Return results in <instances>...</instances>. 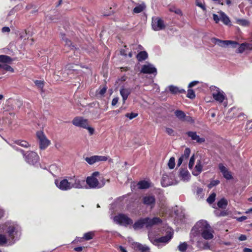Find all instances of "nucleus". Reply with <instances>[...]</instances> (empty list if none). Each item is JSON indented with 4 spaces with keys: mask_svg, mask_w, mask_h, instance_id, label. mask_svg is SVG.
Listing matches in <instances>:
<instances>
[{
    "mask_svg": "<svg viewBox=\"0 0 252 252\" xmlns=\"http://www.w3.org/2000/svg\"><path fill=\"white\" fill-rule=\"evenodd\" d=\"M21 227L16 222L7 221L0 224V233L6 232L12 244L18 240L21 236Z\"/></svg>",
    "mask_w": 252,
    "mask_h": 252,
    "instance_id": "obj_1",
    "label": "nucleus"
},
{
    "mask_svg": "<svg viewBox=\"0 0 252 252\" xmlns=\"http://www.w3.org/2000/svg\"><path fill=\"white\" fill-rule=\"evenodd\" d=\"M208 228H210V225L207 221L205 220H201L197 222L196 224L193 227L190 234V241L193 244L195 241H197V246L199 247V241L198 237L201 232L206 230Z\"/></svg>",
    "mask_w": 252,
    "mask_h": 252,
    "instance_id": "obj_2",
    "label": "nucleus"
},
{
    "mask_svg": "<svg viewBox=\"0 0 252 252\" xmlns=\"http://www.w3.org/2000/svg\"><path fill=\"white\" fill-rule=\"evenodd\" d=\"M100 173L98 171L93 172L90 176L87 177L86 182L90 189H100L105 184V180L104 178H99V181L97 178L99 176Z\"/></svg>",
    "mask_w": 252,
    "mask_h": 252,
    "instance_id": "obj_3",
    "label": "nucleus"
},
{
    "mask_svg": "<svg viewBox=\"0 0 252 252\" xmlns=\"http://www.w3.org/2000/svg\"><path fill=\"white\" fill-rule=\"evenodd\" d=\"M72 124L77 127H82L88 130L90 135L94 133V129L89 126L88 120L82 117H76L72 121Z\"/></svg>",
    "mask_w": 252,
    "mask_h": 252,
    "instance_id": "obj_4",
    "label": "nucleus"
},
{
    "mask_svg": "<svg viewBox=\"0 0 252 252\" xmlns=\"http://www.w3.org/2000/svg\"><path fill=\"white\" fill-rule=\"evenodd\" d=\"M20 152L22 154L26 161L29 164L36 165L38 164L39 157L35 152L29 151L25 153L23 150H21Z\"/></svg>",
    "mask_w": 252,
    "mask_h": 252,
    "instance_id": "obj_5",
    "label": "nucleus"
},
{
    "mask_svg": "<svg viewBox=\"0 0 252 252\" xmlns=\"http://www.w3.org/2000/svg\"><path fill=\"white\" fill-rule=\"evenodd\" d=\"M36 134L40 149L45 150L50 145L51 141L47 138L42 131H37Z\"/></svg>",
    "mask_w": 252,
    "mask_h": 252,
    "instance_id": "obj_6",
    "label": "nucleus"
},
{
    "mask_svg": "<svg viewBox=\"0 0 252 252\" xmlns=\"http://www.w3.org/2000/svg\"><path fill=\"white\" fill-rule=\"evenodd\" d=\"M114 221L117 224L127 226L133 223V220L125 214H120L114 217Z\"/></svg>",
    "mask_w": 252,
    "mask_h": 252,
    "instance_id": "obj_7",
    "label": "nucleus"
},
{
    "mask_svg": "<svg viewBox=\"0 0 252 252\" xmlns=\"http://www.w3.org/2000/svg\"><path fill=\"white\" fill-rule=\"evenodd\" d=\"M173 236V232L170 231L165 236L159 238H150V241L154 245L159 247L160 243L164 244L168 243L172 238Z\"/></svg>",
    "mask_w": 252,
    "mask_h": 252,
    "instance_id": "obj_8",
    "label": "nucleus"
},
{
    "mask_svg": "<svg viewBox=\"0 0 252 252\" xmlns=\"http://www.w3.org/2000/svg\"><path fill=\"white\" fill-rule=\"evenodd\" d=\"M71 189L87 188L85 185V181L83 179H80L78 177L74 176L69 179Z\"/></svg>",
    "mask_w": 252,
    "mask_h": 252,
    "instance_id": "obj_9",
    "label": "nucleus"
},
{
    "mask_svg": "<svg viewBox=\"0 0 252 252\" xmlns=\"http://www.w3.org/2000/svg\"><path fill=\"white\" fill-rule=\"evenodd\" d=\"M5 110L3 113V117L2 120L3 125H9L12 124V121L15 117V113L13 111H8V109L4 108Z\"/></svg>",
    "mask_w": 252,
    "mask_h": 252,
    "instance_id": "obj_10",
    "label": "nucleus"
},
{
    "mask_svg": "<svg viewBox=\"0 0 252 252\" xmlns=\"http://www.w3.org/2000/svg\"><path fill=\"white\" fill-rule=\"evenodd\" d=\"M212 41L215 44H217L220 46L225 47L231 45L233 47H236L238 43L236 41H233L231 40H221L216 38H212Z\"/></svg>",
    "mask_w": 252,
    "mask_h": 252,
    "instance_id": "obj_11",
    "label": "nucleus"
},
{
    "mask_svg": "<svg viewBox=\"0 0 252 252\" xmlns=\"http://www.w3.org/2000/svg\"><path fill=\"white\" fill-rule=\"evenodd\" d=\"M152 28L154 31L162 30L165 28L163 21L158 17L153 18L152 21Z\"/></svg>",
    "mask_w": 252,
    "mask_h": 252,
    "instance_id": "obj_12",
    "label": "nucleus"
},
{
    "mask_svg": "<svg viewBox=\"0 0 252 252\" xmlns=\"http://www.w3.org/2000/svg\"><path fill=\"white\" fill-rule=\"evenodd\" d=\"M56 186L62 190H68L71 189L70 181L67 179H64L61 181L55 180Z\"/></svg>",
    "mask_w": 252,
    "mask_h": 252,
    "instance_id": "obj_13",
    "label": "nucleus"
},
{
    "mask_svg": "<svg viewBox=\"0 0 252 252\" xmlns=\"http://www.w3.org/2000/svg\"><path fill=\"white\" fill-rule=\"evenodd\" d=\"M142 202L150 209L154 208L156 204V198L155 196L152 195H146L143 197Z\"/></svg>",
    "mask_w": 252,
    "mask_h": 252,
    "instance_id": "obj_14",
    "label": "nucleus"
},
{
    "mask_svg": "<svg viewBox=\"0 0 252 252\" xmlns=\"http://www.w3.org/2000/svg\"><path fill=\"white\" fill-rule=\"evenodd\" d=\"M108 158L102 156H93L90 157H86L85 160L90 165H92L96 162L106 161Z\"/></svg>",
    "mask_w": 252,
    "mask_h": 252,
    "instance_id": "obj_15",
    "label": "nucleus"
},
{
    "mask_svg": "<svg viewBox=\"0 0 252 252\" xmlns=\"http://www.w3.org/2000/svg\"><path fill=\"white\" fill-rule=\"evenodd\" d=\"M215 88L216 92L212 93V96L216 101L220 103H222L226 97L225 94L219 88L215 87Z\"/></svg>",
    "mask_w": 252,
    "mask_h": 252,
    "instance_id": "obj_16",
    "label": "nucleus"
},
{
    "mask_svg": "<svg viewBox=\"0 0 252 252\" xmlns=\"http://www.w3.org/2000/svg\"><path fill=\"white\" fill-rule=\"evenodd\" d=\"M141 72L144 74H154L156 75L157 70L153 64L148 63L142 66Z\"/></svg>",
    "mask_w": 252,
    "mask_h": 252,
    "instance_id": "obj_17",
    "label": "nucleus"
},
{
    "mask_svg": "<svg viewBox=\"0 0 252 252\" xmlns=\"http://www.w3.org/2000/svg\"><path fill=\"white\" fill-rule=\"evenodd\" d=\"M186 134L192 140L195 141L198 144H202L205 141V139L204 137H200L195 131H189L186 132Z\"/></svg>",
    "mask_w": 252,
    "mask_h": 252,
    "instance_id": "obj_18",
    "label": "nucleus"
},
{
    "mask_svg": "<svg viewBox=\"0 0 252 252\" xmlns=\"http://www.w3.org/2000/svg\"><path fill=\"white\" fill-rule=\"evenodd\" d=\"M145 227L147 228L151 227L154 225L160 223L162 222L161 219L158 217H155L153 219H150L148 217L145 218Z\"/></svg>",
    "mask_w": 252,
    "mask_h": 252,
    "instance_id": "obj_19",
    "label": "nucleus"
},
{
    "mask_svg": "<svg viewBox=\"0 0 252 252\" xmlns=\"http://www.w3.org/2000/svg\"><path fill=\"white\" fill-rule=\"evenodd\" d=\"M120 94L123 98V103H125L126 100L130 94L131 90L129 88H125L124 87H121L120 90Z\"/></svg>",
    "mask_w": 252,
    "mask_h": 252,
    "instance_id": "obj_20",
    "label": "nucleus"
},
{
    "mask_svg": "<svg viewBox=\"0 0 252 252\" xmlns=\"http://www.w3.org/2000/svg\"><path fill=\"white\" fill-rule=\"evenodd\" d=\"M201 236L205 240H210L213 238V231L211 227L208 228L206 230L201 232Z\"/></svg>",
    "mask_w": 252,
    "mask_h": 252,
    "instance_id": "obj_21",
    "label": "nucleus"
},
{
    "mask_svg": "<svg viewBox=\"0 0 252 252\" xmlns=\"http://www.w3.org/2000/svg\"><path fill=\"white\" fill-rule=\"evenodd\" d=\"M161 184L163 187H166L173 185V181L166 174H163L161 180Z\"/></svg>",
    "mask_w": 252,
    "mask_h": 252,
    "instance_id": "obj_22",
    "label": "nucleus"
},
{
    "mask_svg": "<svg viewBox=\"0 0 252 252\" xmlns=\"http://www.w3.org/2000/svg\"><path fill=\"white\" fill-rule=\"evenodd\" d=\"M145 226V222L144 218H141L136 221L133 224V228L134 230H138Z\"/></svg>",
    "mask_w": 252,
    "mask_h": 252,
    "instance_id": "obj_23",
    "label": "nucleus"
},
{
    "mask_svg": "<svg viewBox=\"0 0 252 252\" xmlns=\"http://www.w3.org/2000/svg\"><path fill=\"white\" fill-rule=\"evenodd\" d=\"M246 49L252 50V44L247 43L241 44L237 49V53H242Z\"/></svg>",
    "mask_w": 252,
    "mask_h": 252,
    "instance_id": "obj_24",
    "label": "nucleus"
},
{
    "mask_svg": "<svg viewBox=\"0 0 252 252\" xmlns=\"http://www.w3.org/2000/svg\"><path fill=\"white\" fill-rule=\"evenodd\" d=\"M202 167L203 166L201 161L200 160H198L194 169L192 171V174L196 176H198L202 172Z\"/></svg>",
    "mask_w": 252,
    "mask_h": 252,
    "instance_id": "obj_25",
    "label": "nucleus"
},
{
    "mask_svg": "<svg viewBox=\"0 0 252 252\" xmlns=\"http://www.w3.org/2000/svg\"><path fill=\"white\" fill-rule=\"evenodd\" d=\"M180 177L183 181L188 182L190 179V175L188 170H182L180 172Z\"/></svg>",
    "mask_w": 252,
    "mask_h": 252,
    "instance_id": "obj_26",
    "label": "nucleus"
},
{
    "mask_svg": "<svg viewBox=\"0 0 252 252\" xmlns=\"http://www.w3.org/2000/svg\"><path fill=\"white\" fill-rule=\"evenodd\" d=\"M169 90L170 92L173 94H177L178 93L183 94L186 93V91L184 89H180L179 88L173 85L169 86Z\"/></svg>",
    "mask_w": 252,
    "mask_h": 252,
    "instance_id": "obj_27",
    "label": "nucleus"
},
{
    "mask_svg": "<svg viewBox=\"0 0 252 252\" xmlns=\"http://www.w3.org/2000/svg\"><path fill=\"white\" fill-rule=\"evenodd\" d=\"M220 17V20L226 25H229L230 24V20L229 17L222 11L219 12Z\"/></svg>",
    "mask_w": 252,
    "mask_h": 252,
    "instance_id": "obj_28",
    "label": "nucleus"
},
{
    "mask_svg": "<svg viewBox=\"0 0 252 252\" xmlns=\"http://www.w3.org/2000/svg\"><path fill=\"white\" fill-rule=\"evenodd\" d=\"M146 8V5L144 3L137 4L133 9L134 13H139L145 10Z\"/></svg>",
    "mask_w": 252,
    "mask_h": 252,
    "instance_id": "obj_29",
    "label": "nucleus"
},
{
    "mask_svg": "<svg viewBox=\"0 0 252 252\" xmlns=\"http://www.w3.org/2000/svg\"><path fill=\"white\" fill-rule=\"evenodd\" d=\"M137 187L139 189H147L150 188V183L145 180L141 181L137 183Z\"/></svg>",
    "mask_w": 252,
    "mask_h": 252,
    "instance_id": "obj_30",
    "label": "nucleus"
},
{
    "mask_svg": "<svg viewBox=\"0 0 252 252\" xmlns=\"http://www.w3.org/2000/svg\"><path fill=\"white\" fill-rule=\"evenodd\" d=\"M61 36L62 40L64 42V45L69 47L71 49L73 50L74 49V46L72 45L71 41L68 40L66 37L64 33H62Z\"/></svg>",
    "mask_w": 252,
    "mask_h": 252,
    "instance_id": "obj_31",
    "label": "nucleus"
},
{
    "mask_svg": "<svg viewBox=\"0 0 252 252\" xmlns=\"http://www.w3.org/2000/svg\"><path fill=\"white\" fill-rule=\"evenodd\" d=\"M138 61L141 62L148 58V54L146 51H141L136 56Z\"/></svg>",
    "mask_w": 252,
    "mask_h": 252,
    "instance_id": "obj_32",
    "label": "nucleus"
},
{
    "mask_svg": "<svg viewBox=\"0 0 252 252\" xmlns=\"http://www.w3.org/2000/svg\"><path fill=\"white\" fill-rule=\"evenodd\" d=\"M12 61L13 60L9 56L3 55H0V63H9Z\"/></svg>",
    "mask_w": 252,
    "mask_h": 252,
    "instance_id": "obj_33",
    "label": "nucleus"
},
{
    "mask_svg": "<svg viewBox=\"0 0 252 252\" xmlns=\"http://www.w3.org/2000/svg\"><path fill=\"white\" fill-rule=\"evenodd\" d=\"M14 143L24 148H28L31 146L29 142L23 140H17L14 141Z\"/></svg>",
    "mask_w": 252,
    "mask_h": 252,
    "instance_id": "obj_34",
    "label": "nucleus"
},
{
    "mask_svg": "<svg viewBox=\"0 0 252 252\" xmlns=\"http://www.w3.org/2000/svg\"><path fill=\"white\" fill-rule=\"evenodd\" d=\"M227 204H228L227 200L224 198H222L221 199H220L218 202V203H217V205H218V207L220 208H221V209H225L226 207Z\"/></svg>",
    "mask_w": 252,
    "mask_h": 252,
    "instance_id": "obj_35",
    "label": "nucleus"
},
{
    "mask_svg": "<svg viewBox=\"0 0 252 252\" xmlns=\"http://www.w3.org/2000/svg\"><path fill=\"white\" fill-rule=\"evenodd\" d=\"M175 115L177 118L182 121H183L186 115L185 113L180 110H176L175 111Z\"/></svg>",
    "mask_w": 252,
    "mask_h": 252,
    "instance_id": "obj_36",
    "label": "nucleus"
},
{
    "mask_svg": "<svg viewBox=\"0 0 252 252\" xmlns=\"http://www.w3.org/2000/svg\"><path fill=\"white\" fill-rule=\"evenodd\" d=\"M9 241L8 238H6L4 234L0 233V246H3Z\"/></svg>",
    "mask_w": 252,
    "mask_h": 252,
    "instance_id": "obj_37",
    "label": "nucleus"
},
{
    "mask_svg": "<svg viewBox=\"0 0 252 252\" xmlns=\"http://www.w3.org/2000/svg\"><path fill=\"white\" fill-rule=\"evenodd\" d=\"M188 248V244L186 242H183L180 244L178 246V248L179 251L181 252H185Z\"/></svg>",
    "mask_w": 252,
    "mask_h": 252,
    "instance_id": "obj_38",
    "label": "nucleus"
},
{
    "mask_svg": "<svg viewBox=\"0 0 252 252\" xmlns=\"http://www.w3.org/2000/svg\"><path fill=\"white\" fill-rule=\"evenodd\" d=\"M94 236V232H89L84 234L83 239H84L86 240H90L93 239Z\"/></svg>",
    "mask_w": 252,
    "mask_h": 252,
    "instance_id": "obj_39",
    "label": "nucleus"
},
{
    "mask_svg": "<svg viewBox=\"0 0 252 252\" xmlns=\"http://www.w3.org/2000/svg\"><path fill=\"white\" fill-rule=\"evenodd\" d=\"M216 194L215 192L212 193L207 199V201L209 204L213 203L216 198Z\"/></svg>",
    "mask_w": 252,
    "mask_h": 252,
    "instance_id": "obj_40",
    "label": "nucleus"
},
{
    "mask_svg": "<svg viewBox=\"0 0 252 252\" xmlns=\"http://www.w3.org/2000/svg\"><path fill=\"white\" fill-rule=\"evenodd\" d=\"M135 246L137 249L142 252H146L149 250V248L146 246H143L139 243H136Z\"/></svg>",
    "mask_w": 252,
    "mask_h": 252,
    "instance_id": "obj_41",
    "label": "nucleus"
},
{
    "mask_svg": "<svg viewBox=\"0 0 252 252\" xmlns=\"http://www.w3.org/2000/svg\"><path fill=\"white\" fill-rule=\"evenodd\" d=\"M175 159L174 157H171L169 159V160L168 163V166L170 169H172L174 168L175 165Z\"/></svg>",
    "mask_w": 252,
    "mask_h": 252,
    "instance_id": "obj_42",
    "label": "nucleus"
},
{
    "mask_svg": "<svg viewBox=\"0 0 252 252\" xmlns=\"http://www.w3.org/2000/svg\"><path fill=\"white\" fill-rule=\"evenodd\" d=\"M190 153V149L189 148H186L184 151V154L181 156L185 159H187L189 156Z\"/></svg>",
    "mask_w": 252,
    "mask_h": 252,
    "instance_id": "obj_43",
    "label": "nucleus"
},
{
    "mask_svg": "<svg viewBox=\"0 0 252 252\" xmlns=\"http://www.w3.org/2000/svg\"><path fill=\"white\" fill-rule=\"evenodd\" d=\"M0 68H1L5 70L9 71L11 72H14V69H13V68H12L10 65H7L6 64H0Z\"/></svg>",
    "mask_w": 252,
    "mask_h": 252,
    "instance_id": "obj_44",
    "label": "nucleus"
},
{
    "mask_svg": "<svg viewBox=\"0 0 252 252\" xmlns=\"http://www.w3.org/2000/svg\"><path fill=\"white\" fill-rule=\"evenodd\" d=\"M195 4L196 6L200 7L203 11L206 10L204 2L200 1L199 0H196Z\"/></svg>",
    "mask_w": 252,
    "mask_h": 252,
    "instance_id": "obj_45",
    "label": "nucleus"
},
{
    "mask_svg": "<svg viewBox=\"0 0 252 252\" xmlns=\"http://www.w3.org/2000/svg\"><path fill=\"white\" fill-rule=\"evenodd\" d=\"M237 23L243 26H248L249 25V22L245 19H238L237 21Z\"/></svg>",
    "mask_w": 252,
    "mask_h": 252,
    "instance_id": "obj_46",
    "label": "nucleus"
},
{
    "mask_svg": "<svg viewBox=\"0 0 252 252\" xmlns=\"http://www.w3.org/2000/svg\"><path fill=\"white\" fill-rule=\"evenodd\" d=\"M187 96L190 99H193L195 97L194 92L192 89H189L188 90V94Z\"/></svg>",
    "mask_w": 252,
    "mask_h": 252,
    "instance_id": "obj_47",
    "label": "nucleus"
},
{
    "mask_svg": "<svg viewBox=\"0 0 252 252\" xmlns=\"http://www.w3.org/2000/svg\"><path fill=\"white\" fill-rule=\"evenodd\" d=\"M224 178L227 180H231L233 178L232 175L230 171L228 170L225 173L222 174Z\"/></svg>",
    "mask_w": 252,
    "mask_h": 252,
    "instance_id": "obj_48",
    "label": "nucleus"
},
{
    "mask_svg": "<svg viewBox=\"0 0 252 252\" xmlns=\"http://www.w3.org/2000/svg\"><path fill=\"white\" fill-rule=\"evenodd\" d=\"M195 161L194 155H192L190 158L189 163V168L190 170H192L193 168V166L194 165Z\"/></svg>",
    "mask_w": 252,
    "mask_h": 252,
    "instance_id": "obj_49",
    "label": "nucleus"
},
{
    "mask_svg": "<svg viewBox=\"0 0 252 252\" xmlns=\"http://www.w3.org/2000/svg\"><path fill=\"white\" fill-rule=\"evenodd\" d=\"M196 195L197 197L202 198L203 197V189L200 188H197L196 189Z\"/></svg>",
    "mask_w": 252,
    "mask_h": 252,
    "instance_id": "obj_50",
    "label": "nucleus"
},
{
    "mask_svg": "<svg viewBox=\"0 0 252 252\" xmlns=\"http://www.w3.org/2000/svg\"><path fill=\"white\" fill-rule=\"evenodd\" d=\"M219 180H213L211 181L210 184L208 185V187L209 188H212L214 186L218 185L220 183Z\"/></svg>",
    "mask_w": 252,
    "mask_h": 252,
    "instance_id": "obj_51",
    "label": "nucleus"
},
{
    "mask_svg": "<svg viewBox=\"0 0 252 252\" xmlns=\"http://www.w3.org/2000/svg\"><path fill=\"white\" fill-rule=\"evenodd\" d=\"M35 85L40 89H42L44 87V82L41 80H36L34 81Z\"/></svg>",
    "mask_w": 252,
    "mask_h": 252,
    "instance_id": "obj_52",
    "label": "nucleus"
},
{
    "mask_svg": "<svg viewBox=\"0 0 252 252\" xmlns=\"http://www.w3.org/2000/svg\"><path fill=\"white\" fill-rule=\"evenodd\" d=\"M219 168L222 174L228 170L222 163L219 164Z\"/></svg>",
    "mask_w": 252,
    "mask_h": 252,
    "instance_id": "obj_53",
    "label": "nucleus"
},
{
    "mask_svg": "<svg viewBox=\"0 0 252 252\" xmlns=\"http://www.w3.org/2000/svg\"><path fill=\"white\" fill-rule=\"evenodd\" d=\"M183 121L187 122L191 124L194 123V120L192 119V118L189 116L185 115V118Z\"/></svg>",
    "mask_w": 252,
    "mask_h": 252,
    "instance_id": "obj_54",
    "label": "nucleus"
},
{
    "mask_svg": "<svg viewBox=\"0 0 252 252\" xmlns=\"http://www.w3.org/2000/svg\"><path fill=\"white\" fill-rule=\"evenodd\" d=\"M137 116L138 114L135 113H126V117L128 118L129 120H132V119L136 117Z\"/></svg>",
    "mask_w": 252,
    "mask_h": 252,
    "instance_id": "obj_55",
    "label": "nucleus"
},
{
    "mask_svg": "<svg viewBox=\"0 0 252 252\" xmlns=\"http://www.w3.org/2000/svg\"><path fill=\"white\" fill-rule=\"evenodd\" d=\"M65 68L68 70L69 71H76L77 70L73 68V66L72 64H68L66 65Z\"/></svg>",
    "mask_w": 252,
    "mask_h": 252,
    "instance_id": "obj_56",
    "label": "nucleus"
},
{
    "mask_svg": "<svg viewBox=\"0 0 252 252\" xmlns=\"http://www.w3.org/2000/svg\"><path fill=\"white\" fill-rule=\"evenodd\" d=\"M166 132L169 135L172 136L174 135V131L171 128L167 127L166 128Z\"/></svg>",
    "mask_w": 252,
    "mask_h": 252,
    "instance_id": "obj_57",
    "label": "nucleus"
},
{
    "mask_svg": "<svg viewBox=\"0 0 252 252\" xmlns=\"http://www.w3.org/2000/svg\"><path fill=\"white\" fill-rule=\"evenodd\" d=\"M106 90H107V87H104L103 88H102V89H101L100 90V91L98 93V94H100L101 96H102L105 94Z\"/></svg>",
    "mask_w": 252,
    "mask_h": 252,
    "instance_id": "obj_58",
    "label": "nucleus"
},
{
    "mask_svg": "<svg viewBox=\"0 0 252 252\" xmlns=\"http://www.w3.org/2000/svg\"><path fill=\"white\" fill-rule=\"evenodd\" d=\"M213 20L215 21L216 23H218L220 20V18L219 16L216 14H213Z\"/></svg>",
    "mask_w": 252,
    "mask_h": 252,
    "instance_id": "obj_59",
    "label": "nucleus"
},
{
    "mask_svg": "<svg viewBox=\"0 0 252 252\" xmlns=\"http://www.w3.org/2000/svg\"><path fill=\"white\" fill-rule=\"evenodd\" d=\"M170 11L174 12L175 13L179 15L182 14V11L180 9L170 8Z\"/></svg>",
    "mask_w": 252,
    "mask_h": 252,
    "instance_id": "obj_60",
    "label": "nucleus"
},
{
    "mask_svg": "<svg viewBox=\"0 0 252 252\" xmlns=\"http://www.w3.org/2000/svg\"><path fill=\"white\" fill-rule=\"evenodd\" d=\"M198 83H199L198 81H193L190 82L189 84L188 88H191V87L195 86L196 85H197Z\"/></svg>",
    "mask_w": 252,
    "mask_h": 252,
    "instance_id": "obj_61",
    "label": "nucleus"
},
{
    "mask_svg": "<svg viewBox=\"0 0 252 252\" xmlns=\"http://www.w3.org/2000/svg\"><path fill=\"white\" fill-rule=\"evenodd\" d=\"M118 100H119L118 97H117L114 98L112 101V103H111L112 105H113V106L116 105L117 104V103H118Z\"/></svg>",
    "mask_w": 252,
    "mask_h": 252,
    "instance_id": "obj_62",
    "label": "nucleus"
},
{
    "mask_svg": "<svg viewBox=\"0 0 252 252\" xmlns=\"http://www.w3.org/2000/svg\"><path fill=\"white\" fill-rule=\"evenodd\" d=\"M247 219V217H246V216H242L241 217L237 218V220L238 221L241 222V221H243L246 220Z\"/></svg>",
    "mask_w": 252,
    "mask_h": 252,
    "instance_id": "obj_63",
    "label": "nucleus"
},
{
    "mask_svg": "<svg viewBox=\"0 0 252 252\" xmlns=\"http://www.w3.org/2000/svg\"><path fill=\"white\" fill-rule=\"evenodd\" d=\"M247 239V237L245 235L242 234L239 237V240L240 241H245Z\"/></svg>",
    "mask_w": 252,
    "mask_h": 252,
    "instance_id": "obj_64",
    "label": "nucleus"
}]
</instances>
